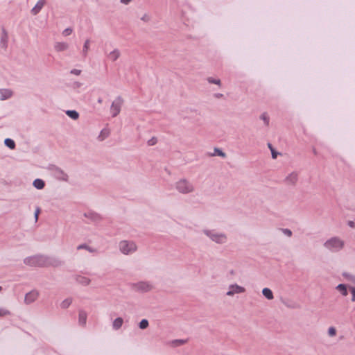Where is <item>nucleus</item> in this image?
Instances as JSON below:
<instances>
[{
	"label": "nucleus",
	"instance_id": "21",
	"mask_svg": "<svg viewBox=\"0 0 355 355\" xmlns=\"http://www.w3.org/2000/svg\"><path fill=\"white\" fill-rule=\"evenodd\" d=\"M262 294L267 300H271L274 298V295L272 291L268 288H263Z\"/></svg>",
	"mask_w": 355,
	"mask_h": 355
},
{
	"label": "nucleus",
	"instance_id": "35",
	"mask_svg": "<svg viewBox=\"0 0 355 355\" xmlns=\"http://www.w3.org/2000/svg\"><path fill=\"white\" fill-rule=\"evenodd\" d=\"M10 315V311L4 308H0V317Z\"/></svg>",
	"mask_w": 355,
	"mask_h": 355
},
{
	"label": "nucleus",
	"instance_id": "6",
	"mask_svg": "<svg viewBox=\"0 0 355 355\" xmlns=\"http://www.w3.org/2000/svg\"><path fill=\"white\" fill-rule=\"evenodd\" d=\"M131 288L137 292L146 293L153 290V286L149 282L141 281L131 284Z\"/></svg>",
	"mask_w": 355,
	"mask_h": 355
},
{
	"label": "nucleus",
	"instance_id": "19",
	"mask_svg": "<svg viewBox=\"0 0 355 355\" xmlns=\"http://www.w3.org/2000/svg\"><path fill=\"white\" fill-rule=\"evenodd\" d=\"M123 323V318H121V317H119V318H116L113 321V322H112V328L114 330H118V329H119L122 327Z\"/></svg>",
	"mask_w": 355,
	"mask_h": 355
},
{
	"label": "nucleus",
	"instance_id": "31",
	"mask_svg": "<svg viewBox=\"0 0 355 355\" xmlns=\"http://www.w3.org/2000/svg\"><path fill=\"white\" fill-rule=\"evenodd\" d=\"M186 343H187V340L177 339V340H173L171 342V344L174 347H178V346L182 345L185 344Z\"/></svg>",
	"mask_w": 355,
	"mask_h": 355
},
{
	"label": "nucleus",
	"instance_id": "44",
	"mask_svg": "<svg viewBox=\"0 0 355 355\" xmlns=\"http://www.w3.org/2000/svg\"><path fill=\"white\" fill-rule=\"evenodd\" d=\"M347 224L352 228H354L355 227V223L354 221H352V220H349Z\"/></svg>",
	"mask_w": 355,
	"mask_h": 355
},
{
	"label": "nucleus",
	"instance_id": "10",
	"mask_svg": "<svg viewBox=\"0 0 355 355\" xmlns=\"http://www.w3.org/2000/svg\"><path fill=\"white\" fill-rule=\"evenodd\" d=\"M39 293L37 291L33 290L26 294L24 297V303L30 304L34 302L38 297Z\"/></svg>",
	"mask_w": 355,
	"mask_h": 355
},
{
	"label": "nucleus",
	"instance_id": "37",
	"mask_svg": "<svg viewBox=\"0 0 355 355\" xmlns=\"http://www.w3.org/2000/svg\"><path fill=\"white\" fill-rule=\"evenodd\" d=\"M72 32H73L72 28H67L62 31V34L63 36L67 37V36H69V35H71L72 33Z\"/></svg>",
	"mask_w": 355,
	"mask_h": 355
},
{
	"label": "nucleus",
	"instance_id": "8",
	"mask_svg": "<svg viewBox=\"0 0 355 355\" xmlns=\"http://www.w3.org/2000/svg\"><path fill=\"white\" fill-rule=\"evenodd\" d=\"M228 288L229 291L227 292L226 295L230 297L233 296L235 294L243 293L245 291L244 287L241 286L236 284L230 285Z\"/></svg>",
	"mask_w": 355,
	"mask_h": 355
},
{
	"label": "nucleus",
	"instance_id": "15",
	"mask_svg": "<svg viewBox=\"0 0 355 355\" xmlns=\"http://www.w3.org/2000/svg\"><path fill=\"white\" fill-rule=\"evenodd\" d=\"M44 4L45 0H39L35 4V6L32 8L31 13L33 15H36L37 14H38L44 7Z\"/></svg>",
	"mask_w": 355,
	"mask_h": 355
},
{
	"label": "nucleus",
	"instance_id": "46",
	"mask_svg": "<svg viewBox=\"0 0 355 355\" xmlns=\"http://www.w3.org/2000/svg\"><path fill=\"white\" fill-rule=\"evenodd\" d=\"M130 1L131 0H121V2L125 5L128 4Z\"/></svg>",
	"mask_w": 355,
	"mask_h": 355
},
{
	"label": "nucleus",
	"instance_id": "7",
	"mask_svg": "<svg viewBox=\"0 0 355 355\" xmlns=\"http://www.w3.org/2000/svg\"><path fill=\"white\" fill-rule=\"evenodd\" d=\"M123 103V99L121 96H117L112 102L110 107V112L113 117L116 116L121 112V106Z\"/></svg>",
	"mask_w": 355,
	"mask_h": 355
},
{
	"label": "nucleus",
	"instance_id": "45",
	"mask_svg": "<svg viewBox=\"0 0 355 355\" xmlns=\"http://www.w3.org/2000/svg\"><path fill=\"white\" fill-rule=\"evenodd\" d=\"M148 19H149V17L147 15H145L141 17V20H143V21H148Z\"/></svg>",
	"mask_w": 355,
	"mask_h": 355
},
{
	"label": "nucleus",
	"instance_id": "11",
	"mask_svg": "<svg viewBox=\"0 0 355 355\" xmlns=\"http://www.w3.org/2000/svg\"><path fill=\"white\" fill-rule=\"evenodd\" d=\"M84 216L91 220L94 223H98L102 220L103 217L98 213L94 211H89L84 214Z\"/></svg>",
	"mask_w": 355,
	"mask_h": 355
},
{
	"label": "nucleus",
	"instance_id": "4",
	"mask_svg": "<svg viewBox=\"0 0 355 355\" xmlns=\"http://www.w3.org/2000/svg\"><path fill=\"white\" fill-rule=\"evenodd\" d=\"M324 247L332 252H338L343 249L345 242L338 236H333L327 239L323 244Z\"/></svg>",
	"mask_w": 355,
	"mask_h": 355
},
{
	"label": "nucleus",
	"instance_id": "48",
	"mask_svg": "<svg viewBox=\"0 0 355 355\" xmlns=\"http://www.w3.org/2000/svg\"><path fill=\"white\" fill-rule=\"evenodd\" d=\"M102 102H103L102 98H98V103H101Z\"/></svg>",
	"mask_w": 355,
	"mask_h": 355
},
{
	"label": "nucleus",
	"instance_id": "23",
	"mask_svg": "<svg viewBox=\"0 0 355 355\" xmlns=\"http://www.w3.org/2000/svg\"><path fill=\"white\" fill-rule=\"evenodd\" d=\"M336 288L340 292L343 296H347L348 295L347 286L345 284H340Z\"/></svg>",
	"mask_w": 355,
	"mask_h": 355
},
{
	"label": "nucleus",
	"instance_id": "9",
	"mask_svg": "<svg viewBox=\"0 0 355 355\" xmlns=\"http://www.w3.org/2000/svg\"><path fill=\"white\" fill-rule=\"evenodd\" d=\"M298 180V173L293 171L289 173L284 179V182L287 185H295Z\"/></svg>",
	"mask_w": 355,
	"mask_h": 355
},
{
	"label": "nucleus",
	"instance_id": "13",
	"mask_svg": "<svg viewBox=\"0 0 355 355\" xmlns=\"http://www.w3.org/2000/svg\"><path fill=\"white\" fill-rule=\"evenodd\" d=\"M69 44L64 42H57L54 44V49L58 52L64 51L69 49Z\"/></svg>",
	"mask_w": 355,
	"mask_h": 355
},
{
	"label": "nucleus",
	"instance_id": "38",
	"mask_svg": "<svg viewBox=\"0 0 355 355\" xmlns=\"http://www.w3.org/2000/svg\"><path fill=\"white\" fill-rule=\"evenodd\" d=\"M351 293H352V302H355V287L349 286V288Z\"/></svg>",
	"mask_w": 355,
	"mask_h": 355
},
{
	"label": "nucleus",
	"instance_id": "3",
	"mask_svg": "<svg viewBox=\"0 0 355 355\" xmlns=\"http://www.w3.org/2000/svg\"><path fill=\"white\" fill-rule=\"evenodd\" d=\"M176 191L181 194L187 195L195 191V187L192 182L186 178H181L175 183Z\"/></svg>",
	"mask_w": 355,
	"mask_h": 355
},
{
	"label": "nucleus",
	"instance_id": "39",
	"mask_svg": "<svg viewBox=\"0 0 355 355\" xmlns=\"http://www.w3.org/2000/svg\"><path fill=\"white\" fill-rule=\"evenodd\" d=\"M343 275L344 277H345L346 278H347L349 280H351L352 282H355V276L351 275V274H349V273H347V272H344L343 274Z\"/></svg>",
	"mask_w": 355,
	"mask_h": 355
},
{
	"label": "nucleus",
	"instance_id": "20",
	"mask_svg": "<svg viewBox=\"0 0 355 355\" xmlns=\"http://www.w3.org/2000/svg\"><path fill=\"white\" fill-rule=\"evenodd\" d=\"M33 185L37 189H42L45 186V182L43 180L37 178L33 181Z\"/></svg>",
	"mask_w": 355,
	"mask_h": 355
},
{
	"label": "nucleus",
	"instance_id": "43",
	"mask_svg": "<svg viewBox=\"0 0 355 355\" xmlns=\"http://www.w3.org/2000/svg\"><path fill=\"white\" fill-rule=\"evenodd\" d=\"M40 209L39 207H37L35 211V221L37 220L38 219V215L40 214Z\"/></svg>",
	"mask_w": 355,
	"mask_h": 355
},
{
	"label": "nucleus",
	"instance_id": "17",
	"mask_svg": "<svg viewBox=\"0 0 355 355\" xmlns=\"http://www.w3.org/2000/svg\"><path fill=\"white\" fill-rule=\"evenodd\" d=\"M12 95L11 90L8 89H0V100L4 101L10 98Z\"/></svg>",
	"mask_w": 355,
	"mask_h": 355
},
{
	"label": "nucleus",
	"instance_id": "24",
	"mask_svg": "<svg viewBox=\"0 0 355 355\" xmlns=\"http://www.w3.org/2000/svg\"><path fill=\"white\" fill-rule=\"evenodd\" d=\"M210 156H219L221 157H226V154L220 148H214V153L210 154Z\"/></svg>",
	"mask_w": 355,
	"mask_h": 355
},
{
	"label": "nucleus",
	"instance_id": "47",
	"mask_svg": "<svg viewBox=\"0 0 355 355\" xmlns=\"http://www.w3.org/2000/svg\"><path fill=\"white\" fill-rule=\"evenodd\" d=\"M268 146L270 148V151H272V149H274L272 144L270 143L268 144Z\"/></svg>",
	"mask_w": 355,
	"mask_h": 355
},
{
	"label": "nucleus",
	"instance_id": "5",
	"mask_svg": "<svg viewBox=\"0 0 355 355\" xmlns=\"http://www.w3.org/2000/svg\"><path fill=\"white\" fill-rule=\"evenodd\" d=\"M119 249L122 254L129 255L137 251V246L132 241L123 240L119 242Z\"/></svg>",
	"mask_w": 355,
	"mask_h": 355
},
{
	"label": "nucleus",
	"instance_id": "25",
	"mask_svg": "<svg viewBox=\"0 0 355 355\" xmlns=\"http://www.w3.org/2000/svg\"><path fill=\"white\" fill-rule=\"evenodd\" d=\"M66 114L73 120H77L79 118V114L76 110H67Z\"/></svg>",
	"mask_w": 355,
	"mask_h": 355
},
{
	"label": "nucleus",
	"instance_id": "1",
	"mask_svg": "<svg viewBox=\"0 0 355 355\" xmlns=\"http://www.w3.org/2000/svg\"><path fill=\"white\" fill-rule=\"evenodd\" d=\"M24 263L34 267H57L62 265V261L55 258L40 254L26 257L24 259Z\"/></svg>",
	"mask_w": 355,
	"mask_h": 355
},
{
	"label": "nucleus",
	"instance_id": "51",
	"mask_svg": "<svg viewBox=\"0 0 355 355\" xmlns=\"http://www.w3.org/2000/svg\"><path fill=\"white\" fill-rule=\"evenodd\" d=\"M2 291V287H1V286H0V291Z\"/></svg>",
	"mask_w": 355,
	"mask_h": 355
},
{
	"label": "nucleus",
	"instance_id": "41",
	"mask_svg": "<svg viewBox=\"0 0 355 355\" xmlns=\"http://www.w3.org/2000/svg\"><path fill=\"white\" fill-rule=\"evenodd\" d=\"M70 73L71 74H74V75H76V76H79L81 73V70L80 69H73L72 70H71Z\"/></svg>",
	"mask_w": 355,
	"mask_h": 355
},
{
	"label": "nucleus",
	"instance_id": "30",
	"mask_svg": "<svg viewBox=\"0 0 355 355\" xmlns=\"http://www.w3.org/2000/svg\"><path fill=\"white\" fill-rule=\"evenodd\" d=\"M71 303H72V299L67 298L61 302L60 307L63 309H66L71 305Z\"/></svg>",
	"mask_w": 355,
	"mask_h": 355
},
{
	"label": "nucleus",
	"instance_id": "2",
	"mask_svg": "<svg viewBox=\"0 0 355 355\" xmlns=\"http://www.w3.org/2000/svg\"><path fill=\"white\" fill-rule=\"evenodd\" d=\"M202 233L211 241L219 245L225 244L228 241L227 234L223 232H217L214 230L205 229L202 230Z\"/></svg>",
	"mask_w": 355,
	"mask_h": 355
},
{
	"label": "nucleus",
	"instance_id": "27",
	"mask_svg": "<svg viewBox=\"0 0 355 355\" xmlns=\"http://www.w3.org/2000/svg\"><path fill=\"white\" fill-rule=\"evenodd\" d=\"M82 249H85L91 253H94V252H96V249L91 248L90 246H89L87 244H81L77 247V250H82Z\"/></svg>",
	"mask_w": 355,
	"mask_h": 355
},
{
	"label": "nucleus",
	"instance_id": "22",
	"mask_svg": "<svg viewBox=\"0 0 355 355\" xmlns=\"http://www.w3.org/2000/svg\"><path fill=\"white\" fill-rule=\"evenodd\" d=\"M121 53L118 49H114L108 54V58L112 61H116L120 56Z\"/></svg>",
	"mask_w": 355,
	"mask_h": 355
},
{
	"label": "nucleus",
	"instance_id": "14",
	"mask_svg": "<svg viewBox=\"0 0 355 355\" xmlns=\"http://www.w3.org/2000/svg\"><path fill=\"white\" fill-rule=\"evenodd\" d=\"M54 174L60 180L67 181L68 179V175L60 168H55Z\"/></svg>",
	"mask_w": 355,
	"mask_h": 355
},
{
	"label": "nucleus",
	"instance_id": "40",
	"mask_svg": "<svg viewBox=\"0 0 355 355\" xmlns=\"http://www.w3.org/2000/svg\"><path fill=\"white\" fill-rule=\"evenodd\" d=\"M157 143V139L155 137H153L150 140L148 141V144L149 146H153Z\"/></svg>",
	"mask_w": 355,
	"mask_h": 355
},
{
	"label": "nucleus",
	"instance_id": "12",
	"mask_svg": "<svg viewBox=\"0 0 355 355\" xmlns=\"http://www.w3.org/2000/svg\"><path fill=\"white\" fill-rule=\"evenodd\" d=\"M8 35L4 28L1 29V35L0 38V45L2 48L6 49L8 46Z\"/></svg>",
	"mask_w": 355,
	"mask_h": 355
},
{
	"label": "nucleus",
	"instance_id": "50",
	"mask_svg": "<svg viewBox=\"0 0 355 355\" xmlns=\"http://www.w3.org/2000/svg\"><path fill=\"white\" fill-rule=\"evenodd\" d=\"M313 153H314L315 155H316V154H317V152H316L315 149H313Z\"/></svg>",
	"mask_w": 355,
	"mask_h": 355
},
{
	"label": "nucleus",
	"instance_id": "28",
	"mask_svg": "<svg viewBox=\"0 0 355 355\" xmlns=\"http://www.w3.org/2000/svg\"><path fill=\"white\" fill-rule=\"evenodd\" d=\"M259 118H260L261 120H262L263 121V123H264L266 126H268L269 125L270 118H269L268 114L266 112L262 113L260 115Z\"/></svg>",
	"mask_w": 355,
	"mask_h": 355
},
{
	"label": "nucleus",
	"instance_id": "16",
	"mask_svg": "<svg viewBox=\"0 0 355 355\" xmlns=\"http://www.w3.org/2000/svg\"><path fill=\"white\" fill-rule=\"evenodd\" d=\"M87 314L85 311L80 310L78 314V323L80 325L85 327L87 322Z\"/></svg>",
	"mask_w": 355,
	"mask_h": 355
},
{
	"label": "nucleus",
	"instance_id": "33",
	"mask_svg": "<svg viewBox=\"0 0 355 355\" xmlns=\"http://www.w3.org/2000/svg\"><path fill=\"white\" fill-rule=\"evenodd\" d=\"M207 81L209 83H211V84H216V85H220V79H215L212 77H209L207 78Z\"/></svg>",
	"mask_w": 355,
	"mask_h": 355
},
{
	"label": "nucleus",
	"instance_id": "49",
	"mask_svg": "<svg viewBox=\"0 0 355 355\" xmlns=\"http://www.w3.org/2000/svg\"><path fill=\"white\" fill-rule=\"evenodd\" d=\"M76 85L78 87H79V86L80 85V83H76Z\"/></svg>",
	"mask_w": 355,
	"mask_h": 355
},
{
	"label": "nucleus",
	"instance_id": "26",
	"mask_svg": "<svg viewBox=\"0 0 355 355\" xmlns=\"http://www.w3.org/2000/svg\"><path fill=\"white\" fill-rule=\"evenodd\" d=\"M89 44H90V40L89 39H87L84 43V45L83 47V51H82V54H83V57H86L87 55V51L89 49Z\"/></svg>",
	"mask_w": 355,
	"mask_h": 355
},
{
	"label": "nucleus",
	"instance_id": "32",
	"mask_svg": "<svg viewBox=\"0 0 355 355\" xmlns=\"http://www.w3.org/2000/svg\"><path fill=\"white\" fill-rule=\"evenodd\" d=\"M148 321L146 319H143L140 321L139 327L141 329H145L148 327Z\"/></svg>",
	"mask_w": 355,
	"mask_h": 355
},
{
	"label": "nucleus",
	"instance_id": "18",
	"mask_svg": "<svg viewBox=\"0 0 355 355\" xmlns=\"http://www.w3.org/2000/svg\"><path fill=\"white\" fill-rule=\"evenodd\" d=\"M76 280L78 284H80L83 286H87L91 282L90 279H89L86 277H84V276H80V275L77 276L76 278Z\"/></svg>",
	"mask_w": 355,
	"mask_h": 355
},
{
	"label": "nucleus",
	"instance_id": "42",
	"mask_svg": "<svg viewBox=\"0 0 355 355\" xmlns=\"http://www.w3.org/2000/svg\"><path fill=\"white\" fill-rule=\"evenodd\" d=\"M279 153L277 152L275 149H272L271 155L273 159H276Z\"/></svg>",
	"mask_w": 355,
	"mask_h": 355
},
{
	"label": "nucleus",
	"instance_id": "36",
	"mask_svg": "<svg viewBox=\"0 0 355 355\" xmlns=\"http://www.w3.org/2000/svg\"><path fill=\"white\" fill-rule=\"evenodd\" d=\"M336 329L335 327H330L329 329H328V335L331 337H333L334 336H336Z\"/></svg>",
	"mask_w": 355,
	"mask_h": 355
},
{
	"label": "nucleus",
	"instance_id": "29",
	"mask_svg": "<svg viewBox=\"0 0 355 355\" xmlns=\"http://www.w3.org/2000/svg\"><path fill=\"white\" fill-rule=\"evenodd\" d=\"M4 144L8 147L10 149H15V141L12 139H10V138H7L4 140Z\"/></svg>",
	"mask_w": 355,
	"mask_h": 355
},
{
	"label": "nucleus",
	"instance_id": "34",
	"mask_svg": "<svg viewBox=\"0 0 355 355\" xmlns=\"http://www.w3.org/2000/svg\"><path fill=\"white\" fill-rule=\"evenodd\" d=\"M281 231L282 232V233L287 236L288 237H291L292 235H293V232L291 230L289 229H287V228H282L281 229Z\"/></svg>",
	"mask_w": 355,
	"mask_h": 355
}]
</instances>
